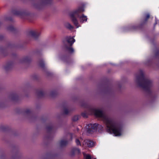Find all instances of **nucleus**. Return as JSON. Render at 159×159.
<instances>
[{"instance_id":"obj_1","label":"nucleus","mask_w":159,"mask_h":159,"mask_svg":"<svg viewBox=\"0 0 159 159\" xmlns=\"http://www.w3.org/2000/svg\"><path fill=\"white\" fill-rule=\"evenodd\" d=\"M89 111L90 114H94L102 119L106 125L107 130L108 133H113L115 136H120L122 134V129L114 120L106 116L101 110L92 108L90 109Z\"/></svg>"},{"instance_id":"obj_2","label":"nucleus","mask_w":159,"mask_h":159,"mask_svg":"<svg viewBox=\"0 0 159 159\" xmlns=\"http://www.w3.org/2000/svg\"><path fill=\"white\" fill-rule=\"evenodd\" d=\"M84 11V10L83 8L80 7L71 12L69 14L70 19L77 28L80 27V25L79 24L76 17L79 18L81 23H83L87 21L88 18L86 16L83 14L81 16L79 15L80 13Z\"/></svg>"},{"instance_id":"obj_3","label":"nucleus","mask_w":159,"mask_h":159,"mask_svg":"<svg viewBox=\"0 0 159 159\" xmlns=\"http://www.w3.org/2000/svg\"><path fill=\"white\" fill-rule=\"evenodd\" d=\"M88 132L92 133L96 129V125L95 124H90L87 125Z\"/></svg>"},{"instance_id":"obj_4","label":"nucleus","mask_w":159,"mask_h":159,"mask_svg":"<svg viewBox=\"0 0 159 159\" xmlns=\"http://www.w3.org/2000/svg\"><path fill=\"white\" fill-rule=\"evenodd\" d=\"M66 40L67 42L70 44L71 45H72L75 41V39L73 37H67Z\"/></svg>"},{"instance_id":"obj_5","label":"nucleus","mask_w":159,"mask_h":159,"mask_svg":"<svg viewBox=\"0 0 159 159\" xmlns=\"http://www.w3.org/2000/svg\"><path fill=\"white\" fill-rule=\"evenodd\" d=\"M84 142L89 147H92L94 145L93 143L91 140H86L84 141Z\"/></svg>"},{"instance_id":"obj_6","label":"nucleus","mask_w":159,"mask_h":159,"mask_svg":"<svg viewBox=\"0 0 159 159\" xmlns=\"http://www.w3.org/2000/svg\"><path fill=\"white\" fill-rule=\"evenodd\" d=\"M151 82L150 80H146L145 81L144 83L142 85H140V86L143 88H146L148 87L150 85Z\"/></svg>"},{"instance_id":"obj_7","label":"nucleus","mask_w":159,"mask_h":159,"mask_svg":"<svg viewBox=\"0 0 159 159\" xmlns=\"http://www.w3.org/2000/svg\"><path fill=\"white\" fill-rule=\"evenodd\" d=\"M65 26L66 28L70 30L73 28V27L69 23H66L65 24Z\"/></svg>"},{"instance_id":"obj_8","label":"nucleus","mask_w":159,"mask_h":159,"mask_svg":"<svg viewBox=\"0 0 159 159\" xmlns=\"http://www.w3.org/2000/svg\"><path fill=\"white\" fill-rule=\"evenodd\" d=\"M143 73L142 72H141L140 74L137 76L136 79L137 80H140L142 79L143 77Z\"/></svg>"},{"instance_id":"obj_9","label":"nucleus","mask_w":159,"mask_h":159,"mask_svg":"<svg viewBox=\"0 0 159 159\" xmlns=\"http://www.w3.org/2000/svg\"><path fill=\"white\" fill-rule=\"evenodd\" d=\"M66 143V142L64 140H61L60 142V145L61 146L65 145Z\"/></svg>"},{"instance_id":"obj_10","label":"nucleus","mask_w":159,"mask_h":159,"mask_svg":"<svg viewBox=\"0 0 159 159\" xmlns=\"http://www.w3.org/2000/svg\"><path fill=\"white\" fill-rule=\"evenodd\" d=\"M84 159H91V157L89 155H84Z\"/></svg>"},{"instance_id":"obj_11","label":"nucleus","mask_w":159,"mask_h":159,"mask_svg":"<svg viewBox=\"0 0 159 159\" xmlns=\"http://www.w3.org/2000/svg\"><path fill=\"white\" fill-rule=\"evenodd\" d=\"M68 51L70 53H72L74 52V49L72 48H67Z\"/></svg>"},{"instance_id":"obj_12","label":"nucleus","mask_w":159,"mask_h":159,"mask_svg":"<svg viewBox=\"0 0 159 159\" xmlns=\"http://www.w3.org/2000/svg\"><path fill=\"white\" fill-rule=\"evenodd\" d=\"M75 142L76 143V144L77 145H80V141L78 139H76L75 140Z\"/></svg>"},{"instance_id":"obj_13","label":"nucleus","mask_w":159,"mask_h":159,"mask_svg":"<svg viewBox=\"0 0 159 159\" xmlns=\"http://www.w3.org/2000/svg\"><path fill=\"white\" fill-rule=\"evenodd\" d=\"M74 152L79 153L80 152V150H79V149L76 148L74 150Z\"/></svg>"},{"instance_id":"obj_14","label":"nucleus","mask_w":159,"mask_h":159,"mask_svg":"<svg viewBox=\"0 0 159 159\" xmlns=\"http://www.w3.org/2000/svg\"><path fill=\"white\" fill-rule=\"evenodd\" d=\"M150 16V15L149 14H148L146 15V18L145 19V20L146 21L149 18Z\"/></svg>"},{"instance_id":"obj_15","label":"nucleus","mask_w":159,"mask_h":159,"mask_svg":"<svg viewBox=\"0 0 159 159\" xmlns=\"http://www.w3.org/2000/svg\"><path fill=\"white\" fill-rule=\"evenodd\" d=\"M78 120V117L77 116H75L73 119V120L74 121H76Z\"/></svg>"},{"instance_id":"obj_16","label":"nucleus","mask_w":159,"mask_h":159,"mask_svg":"<svg viewBox=\"0 0 159 159\" xmlns=\"http://www.w3.org/2000/svg\"><path fill=\"white\" fill-rule=\"evenodd\" d=\"M31 34L33 36H35L36 35V33L35 32H33L31 33Z\"/></svg>"},{"instance_id":"obj_17","label":"nucleus","mask_w":159,"mask_h":159,"mask_svg":"<svg viewBox=\"0 0 159 159\" xmlns=\"http://www.w3.org/2000/svg\"><path fill=\"white\" fill-rule=\"evenodd\" d=\"M68 112V110L67 109L65 110L64 111V113L66 114H67Z\"/></svg>"},{"instance_id":"obj_18","label":"nucleus","mask_w":159,"mask_h":159,"mask_svg":"<svg viewBox=\"0 0 159 159\" xmlns=\"http://www.w3.org/2000/svg\"><path fill=\"white\" fill-rule=\"evenodd\" d=\"M40 66H42V67H43V64H42V63H40Z\"/></svg>"},{"instance_id":"obj_19","label":"nucleus","mask_w":159,"mask_h":159,"mask_svg":"<svg viewBox=\"0 0 159 159\" xmlns=\"http://www.w3.org/2000/svg\"><path fill=\"white\" fill-rule=\"evenodd\" d=\"M94 159H96V158H94Z\"/></svg>"}]
</instances>
